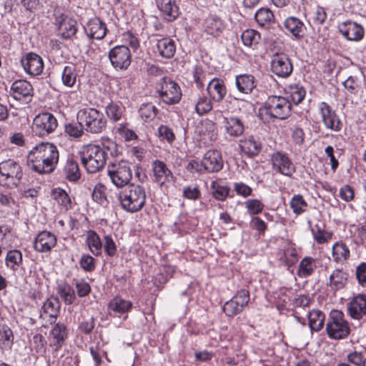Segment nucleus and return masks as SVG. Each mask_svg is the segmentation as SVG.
<instances>
[{"mask_svg": "<svg viewBox=\"0 0 366 366\" xmlns=\"http://www.w3.org/2000/svg\"><path fill=\"white\" fill-rule=\"evenodd\" d=\"M318 111L325 127L334 132H339L342 123L336 112L326 102H322L318 104Z\"/></svg>", "mask_w": 366, "mask_h": 366, "instance_id": "nucleus-14", "label": "nucleus"}, {"mask_svg": "<svg viewBox=\"0 0 366 366\" xmlns=\"http://www.w3.org/2000/svg\"><path fill=\"white\" fill-rule=\"evenodd\" d=\"M64 176L70 182H76L81 177V172L77 162L73 159L67 160L64 168Z\"/></svg>", "mask_w": 366, "mask_h": 366, "instance_id": "nucleus-44", "label": "nucleus"}, {"mask_svg": "<svg viewBox=\"0 0 366 366\" xmlns=\"http://www.w3.org/2000/svg\"><path fill=\"white\" fill-rule=\"evenodd\" d=\"M60 304L57 298L51 297L48 298L44 303L41 312L40 318L47 320L49 323H51L56 318Z\"/></svg>", "mask_w": 366, "mask_h": 366, "instance_id": "nucleus-24", "label": "nucleus"}, {"mask_svg": "<svg viewBox=\"0 0 366 366\" xmlns=\"http://www.w3.org/2000/svg\"><path fill=\"white\" fill-rule=\"evenodd\" d=\"M308 320L311 329L318 331L323 327L325 315L320 310H313L308 313Z\"/></svg>", "mask_w": 366, "mask_h": 366, "instance_id": "nucleus-50", "label": "nucleus"}, {"mask_svg": "<svg viewBox=\"0 0 366 366\" xmlns=\"http://www.w3.org/2000/svg\"><path fill=\"white\" fill-rule=\"evenodd\" d=\"M285 28L294 36L300 37L303 35L305 25L296 17H289L284 22Z\"/></svg>", "mask_w": 366, "mask_h": 366, "instance_id": "nucleus-42", "label": "nucleus"}, {"mask_svg": "<svg viewBox=\"0 0 366 366\" xmlns=\"http://www.w3.org/2000/svg\"><path fill=\"white\" fill-rule=\"evenodd\" d=\"M236 86L243 94H249L255 87L254 76L249 74H241L236 76Z\"/></svg>", "mask_w": 366, "mask_h": 366, "instance_id": "nucleus-39", "label": "nucleus"}, {"mask_svg": "<svg viewBox=\"0 0 366 366\" xmlns=\"http://www.w3.org/2000/svg\"><path fill=\"white\" fill-rule=\"evenodd\" d=\"M101 144V147L104 151L107 150L112 156H117L119 153L117 143L108 137H102Z\"/></svg>", "mask_w": 366, "mask_h": 366, "instance_id": "nucleus-59", "label": "nucleus"}, {"mask_svg": "<svg viewBox=\"0 0 366 366\" xmlns=\"http://www.w3.org/2000/svg\"><path fill=\"white\" fill-rule=\"evenodd\" d=\"M56 244V236L47 231L38 234L34 241V249L39 252L50 251Z\"/></svg>", "mask_w": 366, "mask_h": 366, "instance_id": "nucleus-23", "label": "nucleus"}, {"mask_svg": "<svg viewBox=\"0 0 366 366\" xmlns=\"http://www.w3.org/2000/svg\"><path fill=\"white\" fill-rule=\"evenodd\" d=\"M59 294L64 302L69 305L73 303L76 298L74 290L67 284H62L59 286Z\"/></svg>", "mask_w": 366, "mask_h": 366, "instance_id": "nucleus-56", "label": "nucleus"}, {"mask_svg": "<svg viewBox=\"0 0 366 366\" xmlns=\"http://www.w3.org/2000/svg\"><path fill=\"white\" fill-rule=\"evenodd\" d=\"M240 147L243 152L247 155L257 154L260 150V144L253 137H248L240 142Z\"/></svg>", "mask_w": 366, "mask_h": 366, "instance_id": "nucleus-51", "label": "nucleus"}, {"mask_svg": "<svg viewBox=\"0 0 366 366\" xmlns=\"http://www.w3.org/2000/svg\"><path fill=\"white\" fill-rule=\"evenodd\" d=\"M51 195L61 210L66 211L71 207V199L65 190L56 188L53 189Z\"/></svg>", "mask_w": 366, "mask_h": 366, "instance_id": "nucleus-43", "label": "nucleus"}, {"mask_svg": "<svg viewBox=\"0 0 366 366\" xmlns=\"http://www.w3.org/2000/svg\"><path fill=\"white\" fill-rule=\"evenodd\" d=\"M77 31L75 20L66 16L62 18L59 24L58 33L64 39H69L74 36Z\"/></svg>", "mask_w": 366, "mask_h": 366, "instance_id": "nucleus-34", "label": "nucleus"}, {"mask_svg": "<svg viewBox=\"0 0 366 366\" xmlns=\"http://www.w3.org/2000/svg\"><path fill=\"white\" fill-rule=\"evenodd\" d=\"M92 199L99 204L107 206L108 203L107 188L104 184L98 183L94 186L92 192Z\"/></svg>", "mask_w": 366, "mask_h": 366, "instance_id": "nucleus-54", "label": "nucleus"}, {"mask_svg": "<svg viewBox=\"0 0 366 366\" xmlns=\"http://www.w3.org/2000/svg\"><path fill=\"white\" fill-rule=\"evenodd\" d=\"M212 109V105L210 100L205 96L199 97L195 104L196 112L199 115H203Z\"/></svg>", "mask_w": 366, "mask_h": 366, "instance_id": "nucleus-58", "label": "nucleus"}, {"mask_svg": "<svg viewBox=\"0 0 366 366\" xmlns=\"http://www.w3.org/2000/svg\"><path fill=\"white\" fill-rule=\"evenodd\" d=\"M107 172L112 183L117 187L127 185L132 177L129 162L124 160L109 163Z\"/></svg>", "mask_w": 366, "mask_h": 366, "instance_id": "nucleus-6", "label": "nucleus"}, {"mask_svg": "<svg viewBox=\"0 0 366 366\" xmlns=\"http://www.w3.org/2000/svg\"><path fill=\"white\" fill-rule=\"evenodd\" d=\"M119 200L123 209L134 213L142 209L146 201V192L143 187L131 184L119 194Z\"/></svg>", "mask_w": 366, "mask_h": 366, "instance_id": "nucleus-2", "label": "nucleus"}, {"mask_svg": "<svg viewBox=\"0 0 366 366\" xmlns=\"http://www.w3.org/2000/svg\"><path fill=\"white\" fill-rule=\"evenodd\" d=\"M204 31L212 36H219L225 28L224 21L217 15L207 16L203 23Z\"/></svg>", "mask_w": 366, "mask_h": 366, "instance_id": "nucleus-25", "label": "nucleus"}, {"mask_svg": "<svg viewBox=\"0 0 366 366\" xmlns=\"http://www.w3.org/2000/svg\"><path fill=\"white\" fill-rule=\"evenodd\" d=\"M33 88L26 80H16L11 86V96L18 101L29 102L32 97Z\"/></svg>", "mask_w": 366, "mask_h": 366, "instance_id": "nucleus-18", "label": "nucleus"}, {"mask_svg": "<svg viewBox=\"0 0 366 366\" xmlns=\"http://www.w3.org/2000/svg\"><path fill=\"white\" fill-rule=\"evenodd\" d=\"M195 132L199 136V140L204 144H210L217 136L214 123L206 119L201 121L196 127Z\"/></svg>", "mask_w": 366, "mask_h": 366, "instance_id": "nucleus-20", "label": "nucleus"}, {"mask_svg": "<svg viewBox=\"0 0 366 366\" xmlns=\"http://www.w3.org/2000/svg\"><path fill=\"white\" fill-rule=\"evenodd\" d=\"M61 79L64 85L71 87L74 85L76 79V67L73 64L64 66L61 74Z\"/></svg>", "mask_w": 366, "mask_h": 366, "instance_id": "nucleus-53", "label": "nucleus"}, {"mask_svg": "<svg viewBox=\"0 0 366 366\" xmlns=\"http://www.w3.org/2000/svg\"><path fill=\"white\" fill-rule=\"evenodd\" d=\"M158 92L162 100L167 104L179 102L182 97L180 87L176 82L167 77L161 79Z\"/></svg>", "mask_w": 366, "mask_h": 366, "instance_id": "nucleus-10", "label": "nucleus"}, {"mask_svg": "<svg viewBox=\"0 0 366 366\" xmlns=\"http://www.w3.org/2000/svg\"><path fill=\"white\" fill-rule=\"evenodd\" d=\"M153 179L154 182L160 186L174 181V176L167 164L160 160H154L152 164Z\"/></svg>", "mask_w": 366, "mask_h": 366, "instance_id": "nucleus-16", "label": "nucleus"}, {"mask_svg": "<svg viewBox=\"0 0 366 366\" xmlns=\"http://www.w3.org/2000/svg\"><path fill=\"white\" fill-rule=\"evenodd\" d=\"M290 206L295 214L300 215L306 211L308 205L301 194H295L290 201Z\"/></svg>", "mask_w": 366, "mask_h": 366, "instance_id": "nucleus-52", "label": "nucleus"}, {"mask_svg": "<svg viewBox=\"0 0 366 366\" xmlns=\"http://www.w3.org/2000/svg\"><path fill=\"white\" fill-rule=\"evenodd\" d=\"M211 189L213 197L219 201L225 200L229 193V187L219 180L212 182Z\"/></svg>", "mask_w": 366, "mask_h": 366, "instance_id": "nucleus-48", "label": "nucleus"}, {"mask_svg": "<svg viewBox=\"0 0 366 366\" xmlns=\"http://www.w3.org/2000/svg\"><path fill=\"white\" fill-rule=\"evenodd\" d=\"M5 264L7 268L16 272L23 267L22 253L18 249L9 250L5 257Z\"/></svg>", "mask_w": 366, "mask_h": 366, "instance_id": "nucleus-36", "label": "nucleus"}, {"mask_svg": "<svg viewBox=\"0 0 366 366\" xmlns=\"http://www.w3.org/2000/svg\"><path fill=\"white\" fill-rule=\"evenodd\" d=\"M109 58L116 69H127L131 64L130 50L126 46H117L112 49L109 53Z\"/></svg>", "mask_w": 366, "mask_h": 366, "instance_id": "nucleus-12", "label": "nucleus"}, {"mask_svg": "<svg viewBox=\"0 0 366 366\" xmlns=\"http://www.w3.org/2000/svg\"><path fill=\"white\" fill-rule=\"evenodd\" d=\"M255 20L259 26H269L274 22V16L272 11L268 8H260L254 16Z\"/></svg>", "mask_w": 366, "mask_h": 366, "instance_id": "nucleus-45", "label": "nucleus"}, {"mask_svg": "<svg viewBox=\"0 0 366 366\" xmlns=\"http://www.w3.org/2000/svg\"><path fill=\"white\" fill-rule=\"evenodd\" d=\"M16 205L15 201L10 194H0V209L9 212Z\"/></svg>", "mask_w": 366, "mask_h": 366, "instance_id": "nucleus-61", "label": "nucleus"}, {"mask_svg": "<svg viewBox=\"0 0 366 366\" xmlns=\"http://www.w3.org/2000/svg\"><path fill=\"white\" fill-rule=\"evenodd\" d=\"M223 125L225 133L229 137H239L244 132V125L237 117H224Z\"/></svg>", "mask_w": 366, "mask_h": 366, "instance_id": "nucleus-28", "label": "nucleus"}, {"mask_svg": "<svg viewBox=\"0 0 366 366\" xmlns=\"http://www.w3.org/2000/svg\"><path fill=\"white\" fill-rule=\"evenodd\" d=\"M246 208L250 214H257L263 210L264 204L256 199H248L245 202Z\"/></svg>", "mask_w": 366, "mask_h": 366, "instance_id": "nucleus-63", "label": "nucleus"}, {"mask_svg": "<svg viewBox=\"0 0 366 366\" xmlns=\"http://www.w3.org/2000/svg\"><path fill=\"white\" fill-rule=\"evenodd\" d=\"M105 112L110 120L117 122L122 119L124 107L119 102H111L105 107Z\"/></svg>", "mask_w": 366, "mask_h": 366, "instance_id": "nucleus-47", "label": "nucleus"}, {"mask_svg": "<svg viewBox=\"0 0 366 366\" xmlns=\"http://www.w3.org/2000/svg\"><path fill=\"white\" fill-rule=\"evenodd\" d=\"M157 47L159 54L164 58L172 57L176 51L174 41L169 38H162L158 40Z\"/></svg>", "mask_w": 366, "mask_h": 366, "instance_id": "nucleus-40", "label": "nucleus"}, {"mask_svg": "<svg viewBox=\"0 0 366 366\" xmlns=\"http://www.w3.org/2000/svg\"><path fill=\"white\" fill-rule=\"evenodd\" d=\"M81 164L88 173L94 174L103 169L107 161L106 152L99 144L84 145L81 152Z\"/></svg>", "mask_w": 366, "mask_h": 366, "instance_id": "nucleus-3", "label": "nucleus"}, {"mask_svg": "<svg viewBox=\"0 0 366 366\" xmlns=\"http://www.w3.org/2000/svg\"><path fill=\"white\" fill-rule=\"evenodd\" d=\"M57 127L58 122L56 117L51 113L43 112L34 118L31 130L35 135L43 137L53 133Z\"/></svg>", "mask_w": 366, "mask_h": 366, "instance_id": "nucleus-9", "label": "nucleus"}, {"mask_svg": "<svg viewBox=\"0 0 366 366\" xmlns=\"http://www.w3.org/2000/svg\"><path fill=\"white\" fill-rule=\"evenodd\" d=\"M297 259V250L291 245H288L280 255V260L288 266L295 264Z\"/></svg>", "mask_w": 366, "mask_h": 366, "instance_id": "nucleus-55", "label": "nucleus"}, {"mask_svg": "<svg viewBox=\"0 0 366 366\" xmlns=\"http://www.w3.org/2000/svg\"><path fill=\"white\" fill-rule=\"evenodd\" d=\"M350 253L348 247L342 242H337L332 246V257L336 263H345L350 257Z\"/></svg>", "mask_w": 366, "mask_h": 366, "instance_id": "nucleus-37", "label": "nucleus"}, {"mask_svg": "<svg viewBox=\"0 0 366 366\" xmlns=\"http://www.w3.org/2000/svg\"><path fill=\"white\" fill-rule=\"evenodd\" d=\"M285 93L287 99L295 105L299 104L304 99L306 91L304 87L300 84H294L287 85L285 88Z\"/></svg>", "mask_w": 366, "mask_h": 366, "instance_id": "nucleus-33", "label": "nucleus"}, {"mask_svg": "<svg viewBox=\"0 0 366 366\" xmlns=\"http://www.w3.org/2000/svg\"><path fill=\"white\" fill-rule=\"evenodd\" d=\"M86 35L92 39H102L107 34V27L99 19H90L84 27Z\"/></svg>", "mask_w": 366, "mask_h": 366, "instance_id": "nucleus-27", "label": "nucleus"}, {"mask_svg": "<svg viewBox=\"0 0 366 366\" xmlns=\"http://www.w3.org/2000/svg\"><path fill=\"white\" fill-rule=\"evenodd\" d=\"M77 119L86 131L94 134L102 132L107 125L103 113L92 107L81 109L77 113Z\"/></svg>", "mask_w": 366, "mask_h": 366, "instance_id": "nucleus-4", "label": "nucleus"}, {"mask_svg": "<svg viewBox=\"0 0 366 366\" xmlns=\"http://www.w3.org/2000/svg\"><path fill=\"white\" fill-rule=\"evenodd\" d=\"M272 168L277 172L291 177L295 172V167L288 156L281 152L272 154L271 157Z\"/></svg>", "mask_w": 366, "mask_h": 366, "instance_id": "nucleus-15", "label": "nucleus"}, {"mask_svg": "<svg viewBox=\"0 0 366 366\" xmlns=\"http://www.w3.org/2000/svg\"><path fill=\"white\" fill-rule=\"evenodd\" d=\"M79 264L81 269L85 272H92L95 269L94 259L88 254L81 255Z\"/></svg>", "mask_w": 366, "mask_h": 366, "instance_id": "nucleus-64", "label": "nucleus"}, {"mask_svg": "<svg viewBox=\"0 0 366 366\" xmlns=\"http://www.w3.org/2000/svg\"><path fill=\"white\" fill-rule=\"evenodd\" d=\"M59 161L56 147L49 142H41L32 148L27 155V165L39 174L53 172Z\"/></svg>", "mask_w": 366, "mask_h": 366, "instance_id": "nucleus-1", "label": "nucleus"}, {"mask_svg": "<svg viewBox=\"0 0 366 366\" xmlns=\"http://www.w3.org/2000/svg\"><path fill=\"white\" fill-rule=\"evenodd\" d=\"M158 9L169 21L175 19L179 15V7L176 0H154Z\"/></svg>", "mask_w": 366, "mask_h": 366, "instance_id": "nucleus-32", "label": "nucleus"}, {"mask_svg": "<svg viewBox=\"0 0 366 366\" xmlns=\"http://www.w3.org/2000/svg\"><path fill=\"white\" fill-rule=\"evenodd\" d=\"M86 243L89 251L96 256L102 253V242L99 235L93 230H89L86 235Z\"/></svg>", "mask_w": 366, "mask_h": 366, "instance_id": "nucleus-41", "label": "nucleus"}, {"mask_svg": "<svg viewBox=\"0 0 366 366\" xmlns=\"http://www.w3.org/2000/svg\"><path fill=\"white\" fill-rule=\"evenodd\" d=\"M347 310L352 318L360 319L366 314V295H359L355 297L348 304Z\"/></svg>", "mask_w": 366, "mask_h": 366, "instance_id": "nucleus-26", "label": "nucleus"}, {"mask_svg": "<svg viewBox=\"0 0 366 366\" xmlns=\"http://www.w3.org/2000/svg\"><path fill=\"white\" fill-rule=\"evenodd\" d=\"M157 107L152 103L142 104L139 109V114L144 122L153 121L157 113Z\"/></svg>", "mask_w": 366, "mask_h": 366, "instance_id": "nucleus-49", "label": "nucleus"}, {"mask_svg": "<svg viewBox=\"0 0 366 366\" xmlns=\"http://www.w3.org/2000/svg\"><path fill=\"white\" fill-rule=\"evenodd\" d=\"M312 232L315 240L318 244L327 242L332 238V233L322 229L318 225L312 228Z\"/></svg>", "mask_w": 366, "mask_h": 366, "instance_id": "nucleus-57", "label": "nucleus"}, {"mask_svg": "<svg viewBox=\"0 0 366 366\" xmlns=\"http://www.w3.org/2000/svg\"><path fill=\"white\" fill-rule=\"evenodd\" d=\"M24 71L31 76L39 75L44 69L43 59L35 53H29L21 60Z\"/></svg>", "mask_w": 366, "mask_h": 366, "instance_id": "nucleus-17", "label": "nucleus"}, {"mask_svg": "<svg viewBox=\"0 0 366 366\" xmlns=\"http://www.w3.org/2000/svg\"><path fill=\"white\" fill-rule=\"evenodd\" d=\"M291 103L286 97H269L264 103L263 110L272 117L285 119L290 114Z\"/></svg>", "mask_w": 366, "mask_h": 366, "instance_id": "nucleus-8", "label": "nucleus"}, {"mask_svg": "<svg viewBox=\"0 0 366 366\" xmlns=\"http://www.w3.org/2000/svg\"><path fill=\"white\" fill-rule=\"evenodd\" d=\"M117 132L126 141H132L137 138L136 133L132 129L129 128L127 124H119L117 129Z\"/></svg>", "mask_w": 366, "mask_h": 366, "instance_id": "nucleus-60", "label": "nucleus"}, {"mask_svg": "<svg viewBox=\"0 0 366 366\" xmlns=\"http://www.w3.org/2000/svg\"><path fill=\"white\" fill-rule=\"evenodd\" d=\"M270 64L272 72L281 78L288 77L293 71L290 59L284 53L274 54L272 58Z\"/></svg>", "mask_w": 366, "mask_h": 366, "instance_id": "nucleus-13", "label": "nucleus"}, {"mask_svg": "<svg viewBox=\"0 0 366 366\" xmlns=\"http://www.w3.org/2000/svg\"><path fill=\"white\" fill-rule=\"evenodd\" d=\"M23 171L20 164L12 160L8 159L0 163V184L8 187H16L23 177Z\"/></svg>", "mask_w": 366, "mask_h": 366, "instance_id": "nucleus-5", "label": "nucleus"}, {"mask_svg": "<svg viewBox=\"0 0 366 366\" xmlns=\"http://www.w3.org/2000/svg\"><path fill=\"white\" fill-rule=\"evenodd\" d=\"M243 44L252 49H256L260 40V34L254 29H246L241 35Z\"/></svg>", "mask_w": 366, "mask_h": 366, "instance_id": "nucleus-46", "label": "nucleus"}, {"mask_svg": "<svg viewBox=\"0 0 366 366\" xmlns=\"http://www.w3.org/2000/svg\"><path fill=\"white\" fill-rule=\"evenodd\" d=\"M318 260L312 257H305L300 262L297 275L300 278L311 276L317 268Z\"/></svg>", "mask_w": 366, "mask_h": 366, "instance_id": "nucleus-30", "label": "nucleus"}, {"mask_svg": "<svg viewBox=\"0 0 366 366\" xmlns=\"http://www.w3.org/2000/svg\"><path fill=\"white\" fill-rule=\"evenodd\" d=\"M68 337V330L66 327L62 323L56 324L49 332V346L54 351H58Z\"/></svg>", "mask_w": 366, "mask_h": 366, "instance_id": "nucleus-19", "label": "nucleus"}, {"mask_svg": "<svg viewBox=\"0 0 366 366\" xmlns=\"http://www.w3.org/2000/svg\"><path fill=\"white\" fill-rule=\"evenodd\" d=\"M14 335L11 329L6 325H0V349L10 351L14 345Z\"/></svg>", "mask_w": 366, "mask_h": 366, "instance_id": "nucleus-38", "label": "nucleus"}, {"mask_svg": "<svg viewBox=\"0 0 366 366\" xmlns=\"http://www.w3.org/2000/svg\"><path fill=\"white\" fill-rule=\"evenodd\" d=\"M249 300V292L244 289L240 290L231 300L224 304L223 310L227 316L233 317L242 312L244 307L248 304Z\"/></svg>", "mask_w": 366, "mask_h": 366, "instance_id": "nucleus-11", "label": "nucleus"}, {"mask_svg": "<svg viewBox=\"0 0 366 366\" xmlns=\"http://www.w3.org/2000/svg\"><path fill=\"white\" fill-rule=\"evenodd\" d=\"M202 161L207 172H219L223 167L222 154L217 150L212 149L207 151L204 154Z\"/></svg>", "mask_w": 366, "mask_h": 366, "instance_id": "nucleus-22", "label": "nucleus"}, {"mask_svg": "<svg viewBox=\"0 0 366 366\" xmlns=\"http://www.w3.org/2000/svg\"><path fill=\"white\" fill-rule=\"evenodd\" d=\"M348 274L342 269H337L330 275L328 286L333 291L340 290L345 286Z\"/></svg>", "mask_w": 366, "mask_h": 366, "instance_id": "nucleus-35", "label": "nucleus"}, {"mask_svg": "<svg viewBox=\"0 0 366 366\" xmlns=\"http://www.w3.org/2000/svg\"><path fill=\"white\" fill-rule=\"evenodd\" d=\"M341 34L350 41H360L364 36L363 27L354 21H345L339 25Z\"/></svg>", "mask_w": 366, "mask_h": 366, "instance_id": "nucleus-21", "label": "nucleus"}, {"mask_svg": "<svg viewBox=\"0 0 366 366\" xmlns=\"http://www.w3.org/2000/svg\"><path fill=\"white\" fill-rule=\"evenodd\" d=\"M207 92L210 97L215 102L222 101L226 95L227 89L222 80L214 78L209 81Z\"/></svg>", "mask_w": 366, "mask_h": 366, "instance_id": "nucleus-29", "label": "nucleus"}, {"mask_svg": "<svg viewBox=\"0 0 366 366\" xmlns=\"http://www.w3.org/2000/svg\"><path fill=\"white\" fill-rule=\"evenodd\" d=\"M132 303L129 300H126L120 297H114L108 304L109 312H114L118 316L127 314L132 308Z\"/></svg>", "mask_w": 366, "mask_h": 366, "instance_id": "nucleus-31", "label": "nucleus"}, {"mask_svg": "<svg viewBox=\"0 0 366 366\" xmlns=\"http://www.w3.org/2000/svg\"><path fill=\"white\" fill-rule=\"evenodd\" d=\"M328 336L334 340L344 339L350 334V327L344 315L339 310H332L326 327Z\"/></svg>", "mask_w": 366, "mask_h": 366, "instance_id": "nucleus-7", "label": "nucleus"}, {"mask_svg": "<svg viewBox=\"0 0 366 366\" xmlns=\"http://www.w3.org/2000/svg\"><path fill=\"white\" fill-rule=\"evenodd\" d=\"M157 132L158 137L161 140H165L169 143H172L175 139L172 129L166 125H160Z\"/></svg>", "mask_w": 366, "mask_h": 366, "instance_id": "nucleus-62", "label": "nucleus"}]
</instances>
